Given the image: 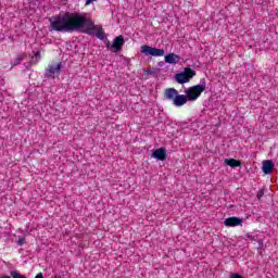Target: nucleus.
<instances>
[{
  "label": "nucleus",
  "instance_id": "f257e3e1",
  "mask_svg": "<svg viewBox=\"0 0 278 278\" xmlns=\"http://www.w3.org/2000/svg\"><path fill=\"white\" fill-rule=\"evenodd\" d=\"M50 27L52 31H61L62 34L76 31V29H81V27H87L89 31H92L94 23L88 22V18L79 14H65L51 17Z\"/></svg>",
  "mask_w": 278,
  "mask_h": 278
},
{
  "label": "nucleus",
  "instance_id": "f03ea898",
  "mask_svg": "<svg viewBox=\"0 0 278 278\" xmlns=\"http://www.w3.org/2000/svg\"><path fill=\"white\" fill-rule=\"evenodd\" d=\"M205 85H195L186 89L187 101H197L205 92Z\"/></svg>",
  "mask_w": 278,
  "mask_h": 278
},
{
  "label": "nucleus",
  "instance_id": "7ed1b4c3",
  "mask_svg": "<svg viewBox=\"0 0 278 278\" xmlns=\"http://www.w3.org/2000/svg\"><path fill=\"white\" fill-rule=\"evenodd\" d=\"M62 73V62L51 61L46 67V77H51V79H55V77H60Z\"/></svg>",
  "mask_w": 278,
  "mask_h": 278
},
{
  "label": "nucleus",
  "instance_id": "20e7f679",
  "mask_svg": "<svg viewBox=\"0 0 278 278\" xmlns=\"http://www.w3.org/2000/svg\"><path fill=\"white\" fill-rule=\"evenodd\" d=\"M197 75V72L190 67H185L182 72L176 74L175 79L177 84H188Z\"/></svg>",
  "mask_w": 278,
  "mask_h": 278
},
{
  "label": "nucleus",
  "instance_id": "39448f33",
  "mask_svg": "<svg viewBox=\"0 0 278 278\" xmlns=\"http://www.w3.org/2000/svg\"><path fill=\"white\" fill-rule=\"evenodd\" d=\"M141 53H144V55H152V58H163L164 49H157L151 46H142Z\"/></svg>",
  "mask_w": 278,
  "mask_h": 278
},
{
  "label": "nucleus",
  "instance_id": "423d86ee",
  "mask_svg": "<svg viewBox=\"0 0 278 278\" xmlns=\"http://www.w3.org/2000/svg\"><path fill=\"white\" fill-rule=\"evenodd\" d=\"M123 45H125V38L122 35L115 37L111 45V51H113V53L121 51V49H123Z\"/></svg>",
  "mask_w": 278,
  "mask_h": 278
},
{
  "label": "nucleus",
  "instance_id": "0eeeda50",
  "mask_svg": "<svg viewBox=\"0 0 278 278\" xmlns=\"http://www.w3.org/2000/svg\"><path fill=\"white\" fill-rule=\"evenodd\" d=\"M177 94H179V91H177V89H175V88H167L164 91L163 98L166 101H172V103H173L175 101V98L177 97Z\"/></svg>",
  "mask_w": 278,
  "mask_h": 278
},
{
  "label": "nucleus",
  "instance_id": "6e6552de",
  "mask_svg": "<svg viewBox=\"0 0 278 278\" xmlns=\"http://www.w3.org/2000/svg\"><path fill=\"white\" fill-rule=\"evenodd\" d=\"M176 108H181L188 103V97L186 94H177L172 102Z\"/></svg>",
  "mask_w": 278,
  "mask_h": 278
},
{
  "label": "nucleus",
  "instance_id": "1a4fd4ad",
  "mask_svg": "<svg viewBox=\"0 0 278 278\" xmlns=\"http://www.w3.org/2000/svg\"><path fill=\"white\" fill-rule=\"evenodd\" d=\"M224 224L226 227H238L242 225V219H240V217H228L225 219Z\"/></svg>",
  "mask_w": 278,
  "mask_h": 278
},
{
  "label": "nucleus",
  "instance_id": "9d476101",
  "mask_svg": "<svg viewBox=\"0 0 278 278\" xmlns=\"http://www.w3.org/2000/svg\"><path fill=\"white\" fill-rule=\"evenodd\" d=\"M274 168H275V163H273V161L270 160L263 161L262 170L265 175H270Z\"/></svg>",
  "mask_w": 278,
  "mask_h": 278
},
{
  "label": "nucleus",
  "instance_id": "9b49d317",
  "mask_svg": "<svg viewBox=\"0 0 278 278\" xmlns=\"http://www.w3.org/2000/svg\"><path fill=\"white\" fill-rule=\"evenodd\" d=\"M166 150L164 148H160L153 152L152 157L160 160V162H164V160H166Z\"/></svg>",
  "mask_w": 278,
  "mask_h": 278
},
{
  "label": "nucleus",
  "instance_id": "f8f14e48",
  "mask_svg": "<svg viewBox=\"0 0 278 278\" xmlns=\"http://www.w3.org/2000/svg\"><path fill=\"white\" fill-rule=\"evenodd\" d=\"M224 163H226L227 166H230V168H238L242 166V163L236 159H226Z\"/></svg>",
  "mask_w": 278,
  "mask_h": 278
},
{
  "label": "nucleus",
  "instance_id": "ddd939ff",
  "mask_svg": "<svg viewBox=\"0 0 278 278\" xmlns=\"http://www.w3.org/2000/svg\"><path fill=\"white\" fill-rule=\"evenodd\" d=\"M177 60H179V55L175 53H169L165 55V62L166 64H177Z\"/></svg>",
  "mask_w": 278,
  "mask_h": 278
},
{
  "label": "nucleus",
  "instance_id": "4468645a",
  "mask_svg": "<svg viewBox=\"0 0 278 278\" xmlns=\"http://www.w3.org/2000/svg\"><path fill=\"white\" fill-rule=\"evenodd\" d=\"M25 58H27V54L17 55L14 60L13 66H18V64H21L25 60Z\"/></svg>",
  "mask_w": 278,
  "mask_h": 278
},
{
  "label": "nucleus",
  "instance_id": "2eb2a0df",
  "mask_svg": "<svg viewBox=\"0 0 278 278\" xmlns=\"http://www.w3.org/2000/svg\"><path fill=\"white\" fill-rule=\"evenodd\" d=\"M97 38H99V40H105V31H103V28H100L97 34H96Z\"/></svg>",
  "mask_w": 278,
  "mask_h": 278
},
{
  "label": "nucleus",
  "instance_id": "dca6fc26",
  "mask_svg": "<svg viewBox=\"0 0 278 278\" xmlns=\"http://www.w3.org/2000/svg\"><path fill=\"white\" fill-rule=\"evenodd\" d=\"M11 277H13V278H27L18 271H11Z\"/></svg>",
  "mask_w": 278,
  "mask_h": 278
},
{
  "label": "nucleus",
  "instance_id": "f3484780",
  "mask_svg": "<svg viewBox=\"0 0 278 278\" xmlns=\"http://www.w3.org/2000/svg\"><path fill=\"white\" fill-rule=\"evenodd\" d=\"M18 247H23V244H25V238H20L17 241Z\"/></svg>",
  "mask_w": 278,
  "mask_h": 278
},
{
  "label": "nucleus",
  "instance_id": "a211bd4d",
  "mask_svg": "<svg viewBox=\"0 0 278 278\" xmlns=\"http://www.w3.org/2000/svg\"><path fill=\"white\" fill-rule=\"evenodd\" d=\"M262 197H264V191L261 190L258 193H257V199H262Z\"/></svg>",
  "mask_w": 278,
  "mask_h": 278
},
{
  "label": "nucleus",
  "instance_id": "6ab92c4d",
  "mask_svg": "<svg viewBox=\"0 0 278 278\" xmlns=\"http://www.w3.org/2000/svg\"><path fill=\"white\" fill-rule=\"evenodd\" d=\"M35 58H36L37 60H40V51L35 52Z\"/></svg>",
  "mask_w": 278,
  "mask_h": 278
},
{
  "label": "nucleus",
  "instance_id": "aec40b11",
  "mask_svg": "<svg viewBox=\"0 0 278 278\" xmlns=\"http://www.w3.org/2000/svg\"><path fill=\"white\" fill-rule=\"evenodd\" d=\"M93 1H97V0H86V5H90V3H92Z\"/></svg>",
  "mask_w": 278,
  "mask_h": 278
},
{
  "label": "nucleus",
  "instance_id": "412c9836",
  "mask_svg": "<svg viewBox=\"0 0 278 278\" xmlns=\"http://www.w3.org/2000/svg\"><path fill=\"white\" fill-rule=\"evenodd\" d=\"M106 49H111L112 50V46L110 45V41H108V43H106Z\"/></svg>",
  "mask_w": 278,
  "mask_h": 278
},
{
  "label": "nucleus",
  "instance_id": "4be33fe9",
  "mask_svg": "<svg viewBox=\"0 0 278 278\" xmlns=\"http://www.w3.org/2000/svg\"><path fill=\"white\" fill-rule=\"evenodd\" d=\"M54 278H62V276L61 275H55Z\"/></svg>",
  "mask_w": 278,
  "mask_h": 278
},
{
  "label": "nucleus",
  "instance_id": "5701e85b",
  "mask_svg": "<svg viewBox=\"0 0 278 278\" xmlns=\"http://www.w3.org/2000/svg\"><path fill=\"white\" fill-rule=\"evenodd\" d=\"M0 278H11L10 276H2V277H0Z\"/></svg>",
  "mask_w": 278,
  "mask_h": 278
}]
</instances>
